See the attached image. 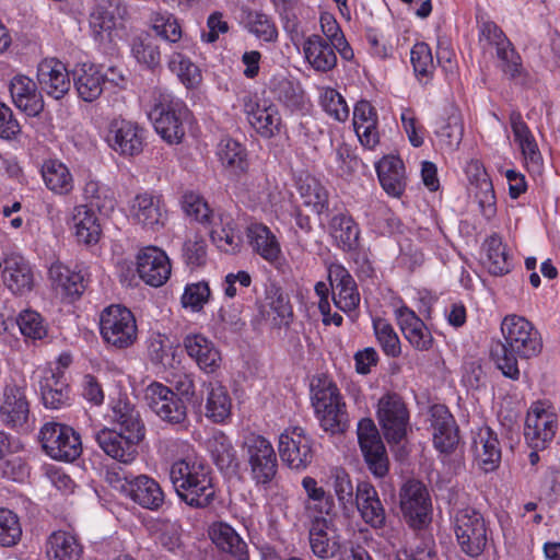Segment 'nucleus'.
I'll list each match as a JSON object with an SVG mask.
<instances>
[{"label":"nucleus","instance_id":"1","mask_svg":"<svg viewBox=\"0 0 560 560\" xmlns=\"http://www.w3.org/2000/svg\"><path fill=\"white\" fill-rule=\"evenodd\" d=\"M504 342L498 343L491 354L504 376L517 380L520 369L517 359L528 360L537 357L542 349L540 334L523 316L508 315L501 324Z\"/></svg>","mask_w":560,"mask_h":560},{"label":"nucleus","instance_id":"2","mask_svg":"<svg viewBox=\"0 0 560 560\" xmlns=\"http://www.w3.org/2000/svg\"><path fill=\"white\" fill-rule=\"evenodd\" d=\"M170 479L180 501L192 509H208L217 499L211 468L202 460H176L171 466Z\"/></svg>","mask_w":560,"mask_h":560},{"label":"nucleus","instance_id":"3","mask_svg":"<svg viewBox=\"0 0 560 560\" xmlns=\"http://www.w3.org/2000/svg\"><path fill=\"white\" fill-rule=\"evenodd\" d=\"M311 399L320 427L326 432H343L347 427L346 405L337 385L318 377L311 384Z\"/></svg>","mask_w":560,"mask_h":560},{"label":"nucleus","instance_id":"4","mask_svg":"<svg viewBox=\"0 0 560 560\" xmlns=\"http://www.w3.org/2000/svg\"><path fill=\"white\" fill-rule=\"evenodd\" d=\"M453 529L460 551L474 559L480 557L492 540L483 515L470 506L456 511Z\"/></svg>","mask_w":560,"mask_h":560},{"label":"nucleus","instance_id":"5","mask_svg":"<svg viewBox=\"0 0 560 560\" xmlns=\"http://www.w3.org/2000/svg\"><path fill=\"white\" fill-rule=\"evenodd\" d=\"M189 109L178 97L168 93H160L154 97L148 116L155 131L170 144L179 143L185 136L184 121Z\"/></svg>","mask_w":560,"mask_h":560},{"label":"nucleus","instance_id":"6","mask_svg":"<svg viewBox=\"0 0 560 560\" xmlns=\"http://www.w3.org/2000/svg\"><path fill=\"white\" fill-rule=\"evenodd\" d=\"M242 450L247 458L250 478L259 489L267 490L278 474V459L269 440L248 433L244 436Z\"/></svg>","mask_w":560,"mask_h":560},{"label":"nucleus","instance_id":"7","mask_svg":"<svg viewBox=\"0 0 560 560\" xmlns=\"http://www.w3.org/2000/svg\"><path fill=\"white\" fill-rule=\"evenodd\" d=\"M100 329L104 341L117 349H126L137 339L135 316L121 305H110L102 312Z\"/></svg>","mask_w":560,"mask_h":560},{"label":"nucleus","instance_id":"8","mask_svg":"<svg viewBox=\"0 0 560 560\" xmlns=\"http://www.w3.org/2000/svg\"><path fill=\"white\" fill-rule=\"evenodd\" d=\"M30 417L26 381L21 376L5 380L0 396V421L8 428H23Z\"/></svg>","mask_w":560,"mask_h":560},{"label":"nucleus","instance_id":"9","mask_svg":"<svg viewBox=\"0 0 560 560\" xmlns=\"http://www.w3.org/2000/svg\"><path fill=\"white\" fill-rule=\"evenodd\" d=\"M39 438L44 451L54 459L72 462L82 453L81 438L69 425L47 422L40 429Z\"/></svg>","mask_w":560,"mask_h":560},{"label":"nucleus","instance_id":"10","mask_svg":"<svg viewBox=\"0 0 560 560\" xmlns=\"http://www.w3.org/2000/svg\"><path fill=\"white\" fill-rule=\"evenodd\" d=\"M376 416L384 438L389 444H399L407 436L409 411L404 399L396 393L381 397Z\"/></svg>","mask_w":560,"mask_h":560},{"label":"nucleus","instance_id":"11","mask_svg":"<svg viewBox=\"0 0 560 560\" xmlns=\"http://www.w3.org/2000/svg\"><path fill=\"white\" fill-rule=\"evenodd\" d=\"M143 398L149 409L162 421L175 425L187 420V407L183 398L166 385L152 382L144 389Z\"/></svg>","mask_w":560,"mask_h":560},{"label":"nucleus","instance_id":"12","mask_svg":"<svg viewBox=\"0 0 560 560\" xmlns=\"http://www.w3.org/2000/svg\"><path fill=\"white\" fill-rule=\"evenodd\" d=\"M400 509L412 528H422L431 522L432 503L427 487L417 480L407 481L400 490Z\"/></svg>","mask_w":560,"mask_h":560},{"label":"nucleus","instance_id":"13","mask_svg":"<svg viewBox=\"0 0 560 560\" xmlns=\"http://www.w3.org/2000/svg\"><path fill=\"white\" fill-rule=\"evenodd\" d=\"M358 441L370 471L378 478L388 472V457L380 432L371 418H363L358 423Z\"/></svg>","mask_w":560,"mask_h":560},{"label":"nucleus","instance_id":"14","mask_svg":"<svg viewBox=\"0 0 560 560\" xmlns=\"http://www.w3.org/2000/svg\"><path fill=\"white\" fill-rule=\"evenodd\" d=\"M358 441L370 471L378 478L388 472V457L380 432L371 418H363L358 423Z\"/></svg>","mask_w":560,"mask_h":560},{"label":"nucleus","instance_id":"15","mask_svg":"<svg viewBox=\"0 0 560 560\" xmlns=\"http://www.w3.org/2000/svg\"><path fill=\"white\" fill-rule=\"evenodd\" d=\"M278 451L282 462L295 470H304L314 457L312 439L300 427L280 434Z\"/></svg>","mask_w":560,"mask_h":560},{"label":"nucleus","instance_id":"16","mask_svg":"<svg viewBox=\"0 0 560 560\" xmlns=\"http://www.w3.org/2000/svg\"><path fill=\"white\" fill-rule=\"evenodd\" d=\"M145 133V129L138 122L114 119L109 124L106 141L120 155L135 156L143 150Z\"/></svg>","mask_w":560,"mask_h":560},{"label":"nucleus","instance_id":"17","mask_svg":"<svg viewBox=\"0 0 560 560\" xmlns=\"http://www.w3.org/2000/svg\"><path fill=\"white\" fill-rule=\"evenodd\" d=\"M308 539L313 553L318 558L342 555L343 544L331 517L316 516L311 523Z\"/></svg>","mask_w":560,"mask_h":560},{"label":"nucleus","instance_id":"18","mask_svg":"<svg viewBox=\"0 0 560 560\" xmlns=\"http://www.w3.org/2000/svg\"><path fill=\"white\" fill-rule=\"evenodd\" d=\"M129 213L133 223L153 232L161 230L167 220L163 198L150 192L136 195L130 202Z\"/></svg>","mask_w":560,"mask_h":560},{"label":"nucleus","instance_id":"19","mask_svg":"<svg viewBox=\"0 0 560 560\" xmlns=\"http://www.w3.org/2000/svg\"><path fill=\"white\" fill-rule=\"evenodd\" d=\"M244 113L250 126L264 138H272L280 132L281 116L273 104H259L255 96L242 97Z\"/></svg>","mask_w":560,"mask_h":560},{"label":"nucleus","instance_id":"20","mask_svg":"<svg viewBox=\"0 0 560 560\" xmlns=\"http://www.w3.org/2000/svg\"><path fill=\"white\" fill-rule=\"evenodd\" d=\"M171 261L164 250L156 246H147L137 255V271L149 285H163L171 276Z\"/></svg>","mask_w":560,"mask_h":560},{"label":"nucleus","instance_id":"21","mask_svg":"<svg viewBox=\"0 0 560 560\" xmlns=\"http://www.w3.org/2000/svg\"><path fill=\"white\" fill-rule=\"evenodd\" d=\"M558 429L557 417L553 412L534 406L527 413L524 436L528 445L542 450L552 441Z\"/></svg>","mask_w":560,"mask_h":560},{"label":"nucleus","instance_id":"22","mask_svg":"<svg viewBox=\"0 0 560 560\" xmlns=\"http://www.w3.org/2000/svg\"><path fill=\"white\" fill-rule=\"evenodd\" d=\"M94 440L107 456L122 464H130L136 459L141 443L124 432L106 427L95 431Z\"/></svg>","mask_w":560,"mask_h":560},{"label":"nucleus","instance_id":"23","mask_svg":"<svg viewBox=\"0 0 560 560\" xmlns=\"http://www.w3.org/2000/svg\"><path fill=\"white\" fill-rule=\"evenodd\" d=\"M125 493L143 509L156 511L164 503V492L153 478L147 475L126 476L121 486Z\"/></svg>","mask_w":560,"mask_h":560},{"label":"nucleus","instance_id":"24","mask_svg":"<svg viewBox=\"0 0 560 560\" xmlns=\"http://www.w3.org/2000/svg\"><path fill=\"white\" fill-rule=\"evenodd\" d=\"M434 447L444 454H451L459 443V431L455 418L443 405L431 409Z\"/></svg>","mask_w":560,"mask_h":560},{"label":"nucleus","instance_id":"25","mask_svg":"<svg viewBox=\"0 0 560 560\" xmlns=\"http://www.w3.org/2000/svg\"><path fill=\"white\" fill-rule=\"evenodd\" d=\"M471 450L478 467L485 472L495 470L501 463V446L498 434L489 427L472 433Z\"/></svg>","mask_w":560,"mask_h":560},{"label":"nucleus","instance_id":"26","mask_svg":"<svg viewBox=\"0 0 560 560\" xmlns=\"http://www.w3.org/2000/svg\"><path fill=\"white\" fill-rule=\"evenodd\" d=\"M38 383L42 400L46 408L61 409L70 406V387L65 373L59 368L44 369Z\"/></svg>","mask_w":560,"mask_h":560},{"label":"nucleus","instance_id":"27","mask_svg":"<svg viewBox=\"0 0 560 560\" xmlns=\"http://www.w3.org/2000/svg\"><path fill=\"white\" fill-rule=\"evenodd\" d=\"M362 520L373 528H383L386 524V511L374 486L360 481L355 487V502Z\"/></svg>","mask_w":560,"mask_h":560},{"label":"nucleus","instance_id":"28","mask_svg":"<svg viewBox=\"0 0 560 560\" xmlns=\"http://www.w3.org/2000/svg\"><path fill=\"white\" fill-rule=\"evenodd\" d=\"M37 80L40 90L55 100L62 98L71 86L65 65L57 59H46L38 65Z\"/></svg>","mask_w":560,"mask_h":560},{"label":"nucleus","instance_id":"29","mask_svg":"<svg viewBox=\"0 0 560 560\" xmlns=\"http://www.w3.org/2000/svg\"><path fill=\"white\" fill-rule=\"evenodd\" d=\"M3 284L16 295H24L33 290L34 275L28 261L19 255L3 259L1 273Z\"/></svg>","mask_w":560,"mask_h":560},{"label":"nucleus","instance_id":"30","mask_svg":"<svg viewBox=\"0 0 560 560\" xmlns=\"http://www.w3.org/2000/svg\"><path fill=\"white\" fill-rule=\"evenodd\" d=\"M9 90L14 105L27 116L35 117L43 112V96L31 78L15 75L10 82Z\"/></svg>","mask_w":560,"mask_h":560},{"label":"nucleus","instance_id":"31","mask_svg":"<svg viewBox=\"0 0 560 560\" xmlns=\"http://www.w3.org/2000/svg\"><path fill=\"white\" fill-rule=\"evenodd\" d=\"M106 80L112 82L114 78H107L100 69L92 63H82L73 70V84L78 95L84 102H93L100 97L103 92V85Z\"/></svg>","mask_w":560,"mask_h":560},{"label":"nucleus","instance_id":"32","mask_svg":"<svg viewBox=\"0 0 560 560\" xmlns=\"http://www.w3.org/2000/svg\"><path fill=\"white\" fill-rule=\"evenodd\" d=\"M187 354L206 373H213L221 363V353L213 342L200 334L187 335L183 341Z\"/></svg>","mask_w":560,"mask_h":560},{"label":"nucleus","instance_id":"33","mask_svg":"<svg viewBox=\"0 0 560 560\" xmlns=\"http://www.w3.org/2000/svg\"><path fill=\"white\" fill-rule=\"evenodd\" d=\"M353 126L362 145L373 149L378 143L377 113L370 102L362 100L355 104Z\"/></svg>","mask_w":560,"mask_h":560},{"label":"nucleus","instance_id":"34","mask_svg":"<svg viewBox=\"0 0 560 560\" xmlns=\"http://www.w3.org/2000/svg\"><path fill=\"white\" fill-rule=\"evenodd\" d=\"M246 235L255 253L272 265L279 262L280 244L268 226L262 223H252L246 228Z\"/></svg>","mask_w":560,"mask_h":560},{"label":"nucleus","instance_id":"35","mask_svg":"<svg viewBox=\"0 0 560 560\" xmlns=\"http://www.w3.org/2000/svg\"><path fill=\"white\" fill-rule=\"evenodd\" d=\"M303 51L311 67L319 72H327L335 68L337 56L331 43L320 35L308 36L303 44Z\"/></svg>","mask_w":560,"mask_h":560},{"label":"nucleus","instance_id":"36","mask_svg":"<svg viewBox=\"0 0 560 560\" xmlns=\"http://www.w3.org/2000/svg\"><path fill=\"white\" fill-rule=\"evenodd\" d=\"M46 556L48 560H82L83 547L77 536L57 530L46 540Z\"/></svg>","mask_w":560,"mask_h":560},{"label":"nucleus","instance_id":"37","mask_svg":"<svg viewBox=\"0 0 560 560\" xmlns=\"http://www.w3.org/2000/svg\"><path fill=\"white\" fill-rule=\"evenodd\" d=\"M130 52L138 65L151 71L161 66V46L156 37L149 33H141L130 40Z\"/></svg>","mask_w":560,"mask_h":560},{"label":"nucleus","instance_id":"38","mask_svg":"<svg viewBox=\"0 0 560 560\" xmlns=\"http://www.w3.org/2000/svg\"><path fill=\"white\" fill-rule=\"evenodd\" d=\"M329 226L331 235L340 249L346 253H353L359 249L360 228L351 215L343 212L337 213L331 218Z\"/></svg>","mask_w":560,"mask_h":560},{"label":"nucleus","instance_id":"39","mask_svg":"<svg viewBox=\"0 0 560 560\" xmlns=\"http://www.w3.org/2000/svg\"><path fill=\"white\" fill-rule=\"evenodd\" d=\"M380 183L384 190L399 197L405 190V167L402 161L396 156H385L376 165Z\"/></svg>","mask_w":560,"mask_h":560},{"label":"nucleus","instance_id":"40","mask_svg":"<svg viewBox=\"0 0 560 560\" xmlns=\"http://www.w3.org/2000/svg\"><path fill=\"white\" fill-rule=\"evenodd\" d=\"M206 386V417L214 423H222L231 416L232 400L228 389L218 382L203 383Z\"/></svg>","mask_w":560,"mask_h":560},{"label":"nucleus","instance_id":"41","mask_svg":"<svg viewBox=\"0 0 560 560\" xmlns=\"http://www.w3.org/2000/svg\"><path fill=\"white\" fill-rule=\"evenodd\" d=\"M48 275L52 285L68 296L79 298L86 288L88 280L81 271H73L60 262L52 264Z\"/></svg>","mask_w":560,"mask_h":560},{"label":"nucleus","instance_id":"42","mask_svg":"<svg viewBox=\"0 0 560 560\" xmlns=\"http://www.w3.org/2000/svg\"><path fill=\"white\" fill-rule=\"evenodd\" d=\"M210 236L217 247L225 253L235 254L243 245L241 228L229 214L220 215V226L211 230Z\"/></svg>","mask_w":560,"mask_h":560},{"label":"nucleus","instance_id":"43","mask_svg":"<svg viewBox=\"0 0 560 560\" xmlns=\"http://www.w3.org/2000/svg\"><path fill=\"white\" fill-rule=\"evenodd\" d=\"M73 228L78 242L92 245L96 244L102 234V228L93 209L88 205L74 208Z\"/></svg>","mask_w":560,"mask_h":560},{"label":"nucleus","instance_id":"44","mask_svg":"<svg viewBox=\"0 0 560 560\" xmlns=\"http://www.w3.org/2000/svg\"><path fill=\"white\" fill-rule=\"evenodd\" d=\"M212 541L219 549L230 553L237 560L247 559V545L228 524L214 525L210 532Z\"/></svg>","mask_w":560,"mask_h":560},{"label":"nucleus","instance_id":"45","mask_svg":"<svg viewBox=\"0 0 560 560\" xmlns=\"http://www.w3.org/2000/svg\"><path fill=\"white\" fill-rule=\"evenodd\" d=\"M217 155L221 164L236 174L245 173L248 168L247 151L245 147L232 139L223 138L218 144Z\"/></svg>","mask_w":560,"mask_h":560},{"label":"nucleus","instance_id":"46","mask_svg":"<svg viewBox=\"0 0 560 560\" xmlns=\"http://www.w3.org/2000/svg\"><path fill=\"white\" fill-rule=\"evenodd\" d=\"M485 265L493 276H503L512 269V259L499 235L493 234L485 241Z\"/></svg>","mask_w":560,"mask_h":560},{"label":"nucleus","instance_id":"47","mask_svg":"<svg viewBox=\"0 0 560 560\" xmlns=\"http://www.w3.org/2000/svg\"><path fill=\"white\" fill-rule=\"evenodd\" d=\"M42 176L47 188L56 194H68L73 187L71 173L63 163L57 160H49L44 163Z\"/></svg>","mask_w":560,"mask_h":560},{"label":"nucleus","instance_id":"48","mask_svg":"<svg viewBox=\"0 0 560 560\" xmlns=\"http://www.w3.org/2000/svg\"><path fill=\"white\" fill-rule=\"evenodd\" d=\"M303 203L317 214H323L329 207V192L316 178L307 177L299 187Z\"/></svg>","mask_w":560,"mask_h":560},{"label":"nucleus","instance_id":"49","mask_svg":"<svg viewBox=\"0 0 560 560\" xmlns=\"http://www.w3.org/2000/svg\"><path fill=\"white\" fill-rule=\"evenodd\" d=\"M211 457L220 470L237 467L236 452L230 439L223 433H217L208 441Z\"/></svg>","mask_w":560,"mask_h":560},{"label":"nucleus","instance_id":"50","mask_svg":"<svg viewBox=\"0 0 560 560\" xmlns=\"http://www.w3.org/2000/svg\"><path fill=\"white\" fill-rule=\"evenodd\" d=\"M167 66L188 89L195 88L201 82L199 68L182 52H172L168 56Z\"/></svg>","mask_w":560,"mask_h":560},{"label":"nucleus","instance_id":"51","mask_svg":"<svg viewBox=\"0 0 560 560\" xmlns=\"http://www.w3.org/2000/svg\"><path fill=\"white\" fill-rule=\"evenodd\" d=\"M84 198L89 201V208L97 209L100 212L107 214L115 208L114 194L106 185L95 179H89L83 188Z\"/></svg>","mask_w":560,"mask_h":560},{"label":"nucleus","instance_id":"52","mask_svg":"<svg viewBox=\"0 0 560 560\" xmlns=\"http://www.w3.org/2000/svg\"><path fill=\"white\" fill-rule=\"evenodd\" d=\"M410 60L419 81L427 84L435 70L430 46L424 42L416 43L410 51Z\"/></svg>","mask_w":560,"mask_h":560},{"label":"nucleus","instance_id":"53","mask_svg":"<svg viewBox=\"0 0 560 560\" xmlns=\"http://www.w3.org/2000/svg\"><path fill=\"white\" fill-rule=\"evenodd\" d=\"M245 27L257 38L273 43L278 38V30L271 16L261 11H248L245 18Z\"/></svg>","mask_w":560,"mask_h":560},{"label":"nucleus","instance_id":"54","mask_svg":"<svg viewBox=\"0 0 560 560\" xmlns=\"http://www.w3.org/2000/svg\"><path fill=\"white\" fill-rule=\"evenodd\" d=\"M276 98L285 107L295 110L301 109L304 104L303 90L299 83L282 78L272 88Z\"/></svg>","mask_w":560,"mask_h":560},{"label":"nucleus","instance_id":"55","mask_svg":"<svg viewBox=\"0 0 560 560\" xmlns=\"http://www.w3.org/2000/svg\"><path fill=\"white\" fill-rule=\"evenodd\" d=\"M90 27L94 39L103 42L104 35H109L116 25L113 11L104 3L94 7L89 19Z\"/></svg>","mask_w":560,"mask_h":560},{"label":"nucleus","instance_id":"56","mask_svg":"<svg viewBox=\"0 0 560 560\" xmlns=\"http://www.w3.org/2000/svg\"><path fill=\"white\" fill-rule=\"evenodd\" d=\"M302 487L305 490L308 500L315 503V509L322 513L330 516L335 510L334 498L325 491L323 487H319L316 479L312 477H304L302 479Z\"/></svg>","mask_w":560,"mask_h":560},{"label":"nucleus","instance_id":"57","mask_svg":"<svg viewBox=\"0 0 560 560\" xmlns=\"http://www.w3.org/2000/svg\"><path fill=\"white\" fill-rule=\"evenodd\" d=\"M373 327L384 353L392 358L398 357L401 352L400 341L393 326L385 319L378 318L373 322Z\"/></svg>","mask_w":560,"mask_h":560},{"label":"nucleus","instance_id":"58","mask_svg":"<svg viewBox=\"0 0 560 560\" xmlns=\"http://www.w3.org/2000/svg\"><path fill=\"white\" fill-rule=\"evenodd\" d=\"M22 537V527L18 515L8 509H0V545L15 546Z\"/></svg>","mask_w":560,"mask_h":560},{"label":"nucleus","instance_id":"59","mask_svg":"<svg viewBox=\"0 0 560 560\" xmlns=\"http://www.w3.org/2000/svg\"><path fill=\"white\" fill-rule=\"evenodd\" d=\"M331 478L332 488L339 505L343 510L352 509L355 502V492L349 474L341 468H336L331 475Z\"/></svg>","mask_w":560,"mask_h":560},{"label":"nucleus","instance_id":"60","mask_svg":"<svg viewBox=\"0 0 560 560\" xmlns=\"http://www.w3.org/2000/svg\"><path fill=\"white\" fill-rule=\"evenodd\" d=\"M16 324L25 338L39 340L47 335V327L44 319L36 311L25 310L21 312Z\"/></svg>","mask_w":560,"mask_h":560},{"label":"nucleus","instance_id":"61","mask_svg":"<svg viewBox=\"0 0 560 560\" xmlns=\"http://www.w3.org/2000/svg\"><path fill=\"white\" fill-rule=\"evenodd\" d=\"M504 44L505 43L501 44V46L495 49L497 57L500 61L499 68L505 77L513 80L522 74V60L510 40L506 42V45Z\"/></svg>","mask_w":560,"mask_h":560},{"label":"nucleus","instance_id":"62","mask_svg":"<svg viewBox=\"0 0 560 560\" xmlns=\"http://www.w3.org/2000/svg\"><path fill=\"white\" fill-rule=\"evenodd\" d=\"M320 104L327 115L338 121H346L349 117V107L342 95L335 89H326L320 95Z\"/></svg>","mask_w":560,"mask_h":560},{"label":"nucleus","instance_id":"63","mask_svg":"<svg viewBox=\"0 0 560 560\" xmlns=\"http://www.w3.org/2000/svg\"><path fill=\"white\" fill-rule=\"evenodd\" d=\"M183 209L188 217L199 223L208 224L211 222L212 210L207 201L195 192H186L184 195Z\"/></svg>","mask_w":560,"mask_h":560},{"label":"nucleus","instance_id":"64","mask_svg":"<svg viewBox=\"0 0 560 560\" xmlns=\"http://www.w3.org/2000/svg\"><path fill=\"white\" fill-rule=\"evenodd\" d=\"M152 30L162 39L170 43H177L182 38V28L177 19L170 14H158L153 19Z\"/></svg>","mask_w":560,"mask_h":560}]
</instances>
